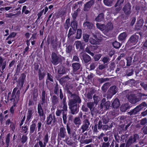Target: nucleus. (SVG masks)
I'll return each instance as SVG.
<instances>
[{
    "instance_id": "f8f14e48",
    "label": "nucleus",
    "mask_w": 147,
    "mask_h": 147,
    "mask_svg": "<svg viewBox=\"0 0 147 147\" xmlns=\"http://www.w3.org/2000/svg\"><path fill=\"white\" fill-rule=\"evenodd\" d=\"M127 36V34L126 32H123L119 35L118 36V39L120 41L124 40H125Z\"/></svg>"
},
{
    "instance_id": "a211bd4d",
    "label": "nucleus",
    "mask_w": 147,
    "mask_h": 147,
    "mask_svg": "<svg viewBox=\"0 0 147 147\" xmlns=\"http://www.w3.org/2000/svg\"><path fill=\"white\" fill-rule=\"evenodd\" d=\"M147 105L145 102H142L141 104L138 106L134 109V111H139L140 109L144 108V107H146Z\"/></svg>"
},
{
    "instance_id": "8fccbe9b",
    "label": "nucleus",
    "mask_w": 147,
    "mask_h": 147,
    "mask_svg": "<svg viewBox=\"0 0 147 147\" xmlns=\"http://www.w3.org/2000/svg\"><path fill=\"white\" fill-rule=\"evenodd\" d=\"M16 14H14L13 13H9V14H6V16L8 18H10L12 16H15Z\"/></svg>"
},
{
    "instance_id": "69168bd1",
    "label": "nucleus",
    "mask_w": 147,
    "mask_h": 147,
    "mask_svg": "<svg viewBox=\"0 0 147 147\" xmlns=\"http://www.w3.org/2000/svg\"><path fill=\"white\" fill-rule=\"evenodd\" d=\"M91 142V141L90 139L86 140L84 141V143L86 144H88Z\"/></svg>"
},
{
    "instance_id": "58836bf2",
    "label": "nucleus",
    "mask_w": 147,
    "mask_h": 147,
    "mask_svg": "<svg viewBox=\"0 0 147 147\" xmlns=\"http://www.w3.org/2000/svg\"><path fill=\"white\" fill-rule=\"evenodd\" d=\"M101 56V55L100 54H98L96 55L94 57L95 60L96 61H98L99 59Z\"/></svg>"
},
{
    "instance_id": "ddd939ff",
    "label": "nucleus",
    "mask_w": 147,
    "mask_h": 147,
    "mask_svg": "<svg viewBox=\"0 0 147 147\" xmlns=\"http://www.w3.org/2000/svg\"><path fill=\"white\" fill-rule=\"evenodd\" d=\"M113 27L112 24L111 22L108 23L106 26H105V33L111 30L113 28Z\"/></svg>"
},
{
    "instance_id": "5fc2aeb1",
    "label": "nucleus",
    "mask_w": 147,
    "mask_h": 147,
    "mask_svg": "<svg viewBox=\"0 0 147 147\" xmlns=\"http://www.w3.org/2000/svg\"><path fill=\"white\" fill-rule=\"evenodd\" d=\"M108 143H104L102 145V147H108L109 146Z\"/></svg>"
},
{
    "instance_id": "2eb2a0df",
    "label": "nucleus",
    "mask_w": 147,
    "mask_h": 147,
    "mask_svg": "<svg viewBox=\"0 0 147 147\" xmlns=\"http://www.w3.org/2000/svg\"><path fill=\"white\" fill-rule=\"evenodd\" d=\"M94 3V1L92 0H91L87 3L85 5L84 10L85 11H87L88 9H89L90 7H91Z\"/></svg>"
},
{
    "instance_id": "a19ab883",
    "label": "nucleus",
    "mask_w": 147,
    "mask_h": 147,
    "mask_svg": "<svg viewBox=\"0 0 147 147\" xmlns=\"http://www.w3.org/2000/svg\"><path fill=\"white\" fill-rule=\"evenodd\" d=\"M39 144L40 147H45L46 144L42 142V141L40 140L38 142Z\"/></svg>"
},
{
    "instance_id": "de8ad7c7",
    "label": "nucleus",
    "mask_w": 147,
    "mask_h": 147,
    "mask_svg": "<svg viewBox=\"0 0 147 147\" xmlns=\"http://www.w3.org/2000/svg\"><path fill=\"white\" fill-rule=\"evenodd\" d=\"M123 1L124 0H118L116 4L115 5V7H116L117 6L123 3Z\"/></svg>"
},
{
    "instance_id": "423d86ee",
    "label": "nucleus",
    "mask_w": 147,
    "mask_h": 147,
    "mask_svg": "<svg viewBox=\"0 0 147 147\" xmlns=\"http://www.w3.org/2000/svg\"><path fill=\"white\" fill-rule=\"evenodd\" d=\"M89 42L92 44L96 45L99 42V40L96 36L92 35L90 37Z\"/></svg>"
},
{
    "instance_id": "cd10ccee",
    "label": "nucleus",
    "mask_w": 147,
    "mask_h": 147,
    "mask_svg": "<svg viewBox=\"0 0 147 147\" xmlns=\"http://www.w3.org/2000/svg\"><path fill=\"white\" fill-rule=\"evenodd\" d=\"M71 25L72 28L76 30L77 28V22L75 21H73L71 23Z\"/></svg>"
},
{
    "instance_id": "393cba45",
    "label": "nucleus",
    "mask_w": 147,
    "mask_h": 147,
    "mask_svg": "<svg viewBox=\"0 0 147 147\" xmlns=\"http://www.w3.org/2000/svg\"><path fill=\"white\" fill-rule=\"evenodd\" d=\"M38 113L40 115L42 116L43 115V111L42 109L41 105L40 104H39L38 105Z\"/></svg>"
},
{
    "instance_id": "9d476101",
    "label": "nucleus",
    "mask_w": 147,
    "mask_h": 147,
    "mask_svg": "<svg viewBox=\"0 0 147 147\" xmlns=\"http://www.w3.org/2000/svg\"><path fill=\"white\" fill-rule=\"evenodd\" d=\"M75 44L76 48L77 49L80 48L81 49H82L84 48L85 46V45L84 43H82L79 41H76L75 42Z\"/></svg>"
},
{
    "instance_id": "e433bc0d",
    "label": "nucleus",
    "mask_w": 147,
    "mask_h": 147,
    "mask_svg": "<svg viewBox=\"0 0 147 147\" xmlns=\"http://www.w3.org/2000/svg\"><path fill=\"white\" fill-rule=\"evenodd\" d=\"M63 118L64 123H65L67 121L66 113V112H63Z\"/></svg>"
},
{
    "instance_id": "c756f323",
    "label": "nucleus",
    "mask_w": 147,
    "mask_h": 147,
    "mask_svg": "<svg viewBox=\"0 0 147 147\" xmlns=\"http://www.w3.org/2000/svg\"><path fill=\"white\" fill-rule=\"evenodd\" d=\"M84 26H87L89 29H91L93 26V25L89 22H86L84 23Z\"/></svg>"
},
{
    "instance_id": "680f3d73",
    "label": "nucleus",
    "mask_w": 147,
    "mask_h": 147,
    "mask_svg": "<svg viewBox=\"0 0 147 147\" xmlns=\"http://www.w3.org/2000/svg\"><path fill=\"white\" fill-rule=\"evenodd\" d=\"M15 106V105L14 104L11 107L10 109L11 112L12 113H13L14 111V109H13V107Z\"/></svg>"
},
{
    "instance_id": "4be33fe9",
    "label": "nucleus",
    "mask_w": 147,
    "mask_h": 147,
    "mask_svg": "<svg viewBox=\"0 0 147 147\" xmlns=\"http://www.w3.org/2000/svg\"><path fill=\"white\" fill-rule=\"evenodd\" d=\"M113 1V0H103L104 4L107 6H111Z\"/></svg>"
},
{
    "instance_id": "4c0bfd02",
    "label": "nucleus",
    "mask_w": 147,
    "mask_h": 147,
    "mask_svg": "<svg viewBox=\"0 0 147 147\" xmlns=\"http://www.w3.org/2000/svg\"><path fill=\"white\" fill-rule=\"evenodd\" d=\"M9 135L8 134L7 135L5 140V142L7 146L9 145Z\"/></svg>"
},
{
    "instance_id": "f257e3e1",
    "label": "nucleus",
    "mask_w": 147,
    "mask_h": 147,
    "mask_svg": "<svg viewBox=\"0 0 147 147\" xmlns=\"http://www.w3.org/2000/svg\"><path fill=\"white\" fill-rule=\"evenodd\" d=\"M76 102V101L75 100H71L69 104L71 113L73 114L78 112L77 106L75 104Z\"/></svg>"
},
{
    "instance_id": "ea45409f",
    "label": "nucleus",
    "mask_w": 147,
    "mask_h": 147,
    "mask_svg": "<svg viewBox=\"0 0 147 147\" xmlns=\"http://www.w3.org/2000/svg\"><path fill=\"white\" fill-rule=\"evenodd\" d=\"M147 123V119L146 118L142 119L140 122V123L142 125H144Z\"/></svg>"
},
{
    "instance_id": "72a5a7b5",
    "label": "nucleus",
    "mask_w": 147,
    "mask_h": 147,
    "mask_svg": "<svg viewBox=\"0 0 147 147\" xmlns=\"http://www.w3.org/2000/svg\"><path fill=\"white\" fill-rule=\"evenodd\" d=\"M139 136L137 134H135L134 135L133 140L132 138H130L131 141H132V142H135L136 140L138 139Z\"/></svg>"
},
{
    "instance_id": "bf43d9fd",
    "label": "nucleus",
    "mask_w": 147,
    "mask_h": 147,
    "mask_svg": "<svg viewBox=\"0 0 147 147\" xmlns=\"http://www.w3.org/2000/svg\"><path fill=\"white\" fill-rule=\"evenodd\" d=\"M73 60L74 61H78L79 60L78 58L76 56L74 57Z\"/></svg>"
},
{
    "instance_id": "2f4dec72",
    "label": "nucleus",
    "mask_w": 147,
    "mask_h": 147,
    "mask_svg": "<svg viewBox=\"0 0 147 147\" xmlns=\"http://www.w3.org/2000/svg\"><path fill=\"white\" fill-rule=\"evenodd\" d=\"M58 73L59 74H64L65 72V69L63 67H61L58 70Z\"/></svg>"
},
{
    "instance_id": "a18cd8bd",
    "label": "nucleus",
    "mask_w": 147,
    "mask_h": 147,
    "mask_svg": "<svg viewBox=\"0 0 147 147\" xmlns=\"http://www.w3.org/2000/svg\"><path fill=\"white\" fill-rule=\"evenodd\" d=\"M132 143H133L132 141H131L130 139H129L128 140L126 144L125 147H129V145Z\"/></svg>"
},
{
    "instance_id": "3c124183",
    "label": "nucleus",
    "mask_w": 147,
    "mask_h": 147,
    "mask_svg": "<svg viewBox=\"0 0 147 147\" xmlns=\"http://www.w3.org/2000/svg\"><path fill=\"white\" fill-rule=\"evenodd\" d=\"M105 105L106 106V108L107 109H108L110 106V103L109 101H107L105 103Z\"/></svg>"
},
{
    "instance_id": "4d7b16f0",
    "label": "nucleus",
    "mask_w": 147,
    "mask_h": 147,
    "mask_svg": "<svg viewBox=\"0 0 147 147\" xmlns=\"http://www.w3.org/2000/svg\"><path fill=\"white\" fill-rule=\"evenodd\" d=\"M42 123L41 122H39L38 123V131H39L40 130V128L41 126Z\"/></svg>"
},
{
    "instance_id": "f704fd0d",
    "label": "nucleus",
    "mask_w": 147,
    "mask_h": 147,
    "mask_svg": "<svg viewBox=\"0 0 147 147\" xmlns=\"http://www.w3.org/2000/svg\"><path fill=\"white\" fill-rule=\"evenodd\" d=\"M36 124L35 123L32 124L30 126V132L31 133H33L34 131L35 127H36Z\"/></svg>"
},
{
    "instance_id": "7ed1b4c3",
    "label": "nucleus",
    "mask_w": 147,
    "mask_h": 147,
    "mask_svg": "<svg viewBox=\"0 0 147 147\" xmlns=\"http://www.w3.org/2000/svg\"><path fill=\"white\" fill-rule=\"evenodd\" d=\"M97 48L96 46H92L91 45H88L86 48L85 51L92 56H93L94 54L91 51H93Z\"/></svg>"
},
{
    "instance_id": "5701e85b",
    "label": "nucleus",
    "mask_w": 147,
    "mask_h": 147,
    "mask_svg": "<svg viewBox=\"0 0 147 147\" xmlns=\"http://www.w3.org/2000/svg\"><path fill=\"white\" fill-rule=\"evenodd\" d=\"M72 65L74 71H75L79 69L80 66V64L78 63H74L72 64Z\"/></svg>"
},
{
    "instance_id": "09e8293b",
    "label": "nucleus",
    "mask_w": 147,
    "mask_h": 147,
    "mask_svg": "<svg viewBox=\"0 0 147 147\" xmlns=\"http://www.w3.org/2000/svg\"><path fill=\"white\" fill-rule=\"evenodd\" d=\"M141 85L143 87L145 90H147V84H144V83H142L141 84Z\"/></svg>"
},
{
    "instance_id": "e2e57ef3",
    "label": "nucleus",
    "mask_w": 147,
    "mask_h": 147,
    "mask_svg": "<svg viewBox=\"0 0 147 147\" xmlns=\"http://www.w3.org/2000/svg\"><path fill=\"white\" fill-rule=\"evenodd\" d=\"M44 75L43 74H40L39 75V79L40 80H42L44 77Z\"/></svg>"
},
{
    "instance_id": "dca6fc26",
    "label": "nucleus",
    "mask_w": 147,
    "mask_h": 147,
    "mask_svg": "<svg viewBox=\"0 0 147 147\" xmlns=\"http://www.w3.org/2000/svg\"><path fill=\"white\" fill-rule=\"evenodd\" d=\"M96 25L97 28L100 30L103 31V32L106 35V33H105V26L104 24H100L98 23L96 24Z\"/></svg>"
},
{
    "instance_id": "49530a36",
    "label": "nucleus",
    "mask_w": 147,
    "mask_h": 147,
    "mask_svg": "<svg viewBox=\"0 0 147 147\" xmlns=\"http://www.w3.org/2000/svg\"><path fill=\"white\" fill-rule=\"evenodd\" d=\"M72 48V47L71 46H69L66 49V51L67 52L69 53L71 51Z\"/></svg>"
},
{
    "instance_id": "c9c22d12",
    "label": "nucleus",
    "mask_w": 147,
    "mask_h": 147,
    "mask_svg": "<svg viewBox=\"0 0 147 147\" xmlns=\"http://www.w3.org/2000/svg\"><path fill=\"white\" fill-rule=\"evenodd\" d=\"M74 123L76 124H80L81 123V120L79 118H76L74 121Z\"/></svg>"
},
{
    "instance_id": "6ab92c4d",
    "label": "nucleus",
    "mask_w": 147,
    "mask_h": 147,
    "mask_svg": "<svg viewBox=\"0 0 147 147\" xmlns=\"http://www.w3.org/2000/svg\"><path fill=\"white\" fill-rule=\"evenodd\" d=\"M104 15L102 13H101L98 16L95 18V20L97 22H100L104 19Z\"/></svg>"
},
{
    "instance_id": "864d4df0",
    "label": "nucleus",
    "mask_w": 147,
    "mask_h": 147,
    "mask_svg": "<svg viewBox=\"0 0 147 147\" xmlns=\"http://www.w3.org/2000/svg\"><path fill=\"white\" fill-rule=\"evenodd\" d=\"M105 65H101L99 66V68L100 69H102L105 68Z\"/></svg>"
},
{
    "instance_id": "4468645a",
    "label": "nucleus",
    "mask_w": 147,
    "mask_h": 147,
    "mask_svg": "<svg viewBox=\"0 0 147 147\" xmlns=\"http://www.w3.org/2000/svg\"><path fill=\"white\" fill-rule=\"evenodd\" d=\"M34 112V111L32 109H28L26 116V119L27 120L29 121L30 119Z\"/></svg>"
},
{
    "instance_id": "79ce46f5",
    "label": "nucleus",
    "mask_w": 147,
    "mask_h": 147,
    "mask_svg": "<svg viewBox=\"0 0 147 147\" xmlns=\"http://www.w3.org/2000/svg\"><path fill=\"white\" fill-rule=\"evenodd\" d=\"M94 104L93 102H89L87 103V106L90 109H91L93 106Z\"/></svg>"
},
{
    "instance_id": "a878e982",
    "label": "nucleus",
    "mask_w": 147,
    "mask_h": 147,
    "mask_svg": "<svg viewBox=\"0 0 147 147\" xmlns=\"http://www.w3.org/2000/svg\"><path fill=\"white\" fill-rule=\"evenodd\" d=\"M49 138V136L48 134H46L44 136L43 139V142L46 144L48 142V140Z\"/></svg>"
},
{
    "instance_id": "37998d69",
    "label": "nucleus",
    "mask_w": 147,
    "mask_h": 147,
    "mask_svg": "<svg viewBox=\"0 0 147 147\" xmlns=\"http://www.w3.org/2000/svg\"><path fill=\"white\" fill-rule=\"evenodd\" d=\"M102 61L104 63H107L109 61V58L107 57H105L103 59Z\"/></svg>"
},
{
    "instance_id": "412c9836",
    "label": "nucleus",
    "mask_w": 147,
    "mask_h": 147,
    "mask_svg": "<svg viewBox=\"0 0 147 147\" xmlns=\"http://www.w3.org/2000/svg\"><path fill=\"white\" fill-rule=\"evenodd\" d=\"M131 6L129 4H127L123 8L124 11L125 13H129Z\"/></svg>"
},
{
    "instance_id": "bb28decb",
    "label": "nucleus",
    "mask_w": 147,
    "mask_h": 147,
    "mask_svg": "<svg viewBox=\"0 0 147 147\" xmlns=\"http://www.w3.org/2000/svg\"><path fill=\"white\" fill-rule=\"evenodd\" d=\"M75 30H76L73 28H70L67 35L68 37H69L71 35L74 34Z\"/></svg>"
},
{
    "instance_id": "0eeeda50",
    "label": "nucleus",
    "mask_w": 147,
    "mask_h": 147,
    "mask_svg": "<svg viewBox=\"0 0 147 147\" xmlns=\"http://www.w3.org/2000/svg\"><path fill=\"white\" fill-rule=\"evenodd\" d=\"M16 33L12 32L8 36L6 39V40H8L7 42L8 44H11L12 42H13L14 40L13 38L16 36Z\"/></svg>"
},
{
    "instance_id": "b1692460",
    "label": "nucleus",
    "mask_w": 147,
    "mask_h": 147,
    "mask_svg": "<svg viewBox=\"0 0 147 147\" xmlns=\"http://www.w3.org/2000/svg\"><path fill=\"white\" fill-rule=\"evenodd\" d=\"M82 34V30L81 29H78L77 31L76 35V38L77 39H79L81 37Z\"/></svg>"
},
{
    "instance_id": "6e6552de",
    "label": "nucleus",
    "mask_w": 147,
    "mask_h": 147,
    "mask_svg": "<svg viewBox=\"0 0 147 147\" xmlns=\"http://www.w3.org/2000/svg\"><path fill=\"white\" fill-rule=\"evenodd\" d=\"M81 57H82V59L85 62L87 63L89 62L91 59L90 57L86 53H81L80 55Z\"/></svg>"
},
{
    "instance_id": "052dcab7",
    "label": "nucleus",
    "mask_w": 147,
    "mask_h": 147,
    "mask_svg": "<svg viewBox=\"0 0 147 147\" xmlns=\"http://www.w3.org/2000/svg\"><path fill=\"white\" fill-rule=\"evenodd\" d=\"M143 132L145 134H147V126L144 127Z\"/></svg>"
},
{
    "instance_id": "c03bdc74",
    "label": "nucleus",
    "mask_w": 147,
    "mask_h": 147,
    "mask_svg": "<svg viewBox=\"0 0 147 147\" xmlns=\"http://www.w3.org/2000/svg\"><path fill=\"white\" fill-rule=\"evenodd\" d=\"M22 129V131L24 133H26L28 129V127L26 126H23Z\"/></svg>"
},
{
    "instance_id": "13d9d810",
    "label": "nucleus",
    "mask_w": 147,
    "mask_h": 147,
    "mask_svg": "<svg viewBox=\"0 0 147 147\" xmlns=\"http://www.w3.org/2000/svg\"><path fill=\"white\" fill-rule=\"evenodd\" d=\"M95 64L94 63L91 64L90 66V68L91 69H94L95 68Z\"/></svg>"
},
{
    "instance_id": "338daca9",
    "label": "nucleus",
    "mask_w": 147,
    "mask_h": 147,
    "mask_svg": "<svg viewBox=\"0 0 147 147\" xmlns=\"http://www.w3.org/2000/svg\"><path fill=\"white\" fill-rule=\"evenodd\" d=\"M136 18H134L132 19L131 22V24L132 25H133L134 24L136 21Z\"/></svg>"
},
{
    "instance_id": "f03ea898",
    "label": "nucleus",
    "mask_w": 147,
    "mask_h": 147,
    "mask_svg": "<svg viewBox=\"0 0 147 147\" xmlns=\"http://www.w3.org/2000/svg\"><path fill=\"white\" fill-rule=\"evenodd\" d=\"M117 92V88L115 86L111 87L107 92V97L110 98Z\"/></svg>"
},
{
    "instance_id": "473e14b6",
    "label": "nucleus",
    "mask_w": 147,
    "mask_h": 147,
    "mask_svg": "<svg viewBox=\"0 0 147 147\" xmlns=\"http://www.w3.org/2000/svg\"><path fill=\"white\" fill-rule=\"evenodd\" d=\"M53 120V118L52 116L50 115L47 118V123L48 124H50L51 123Z\"/></svg>"
},
{
    "instance_id": "7c9ffc66",
    "label": "nucleus",
    "mask_w": 147,
    "mask_h": 147,
    "mask_svg": "<svg viewBox=\"0 0 147 147\" xmlns=\"http://www.w3.org/2000/svg\"><path fill=\"white\" fill-rule=\"evenodd\" d=\"M83 37L84 40L85 42H87L88 41V39L89 38V36L86 34H83Z\"/></svg>"
},
{
    "instance_id": "9b49d317",
    "label": "nucleus",
    "mask_w": 147,
    "mask_h": 147,
    "mask_svg": "<svg viewBox=\"0 0 147 147\" xmlns=\"http://www.w3.org/2000/svg\"><path fill=\"white\" fill-rule=\"evenodd\" d=\"M6 64V61H4V59L0 56V67H1L2 71L5 68Z\"/></svg>"
},
{
    "instance_id": "0e129e2a",
    "label": "nucleus",
    "mask_w": 147,
    "mask_h": 147,
    "mask_svg": "<svg viewBox=\"0 0 147 147\" xmlns=\"http://www.w3.org/2000/svg\"><path fill=\"white\" fill-rule=\"evenodd\" d=\"M63 110L64 111V112H65L67 110V106L66 105H64V106L63 107Z\"/></svg>"
},
{
    "instance_id": "6e6d98bb",
    "label": "nucleus",
    "mask_w": 147,
    "mask_h": 147,
    "mask_svg": "<svg viewBox=\"0 0 147 147\" xmlns=\"http://www.w3.org/2000/svg\"><path fill=\"white\" fill-rule=\"evenodd\" d=\"M47 76H48V79L49 80H50V81H52V82L53 81V79L52 78V76H51L50 75V74L49 73L47 74Z\"/></svg>"
},
{
    "instance_id": "aec40b11",
    "label": "nucleus",
    "mask_w": 147,
    "mask_h": 147,
    "mask_svg": "<svg viewBox=\"0 0 147 147\" xmlns=\"http://www.w3.org/2000/svg\"><path fill=\"white\" fill-rule=\"evenodd\" d=\"M90 125L89 121L87 120L84 121V124L82 126V128L83 130H86L88 127Z\"/></svg>"
},
{
    "instance_id": "1a4fd4ad",
    "label": "nucleus",
    "mask_w": 147,
    "mask_h": 147,
    "mask_svg": "<svg viewBox=\"0 0 147 147\" xmlns=\"http://www.w3.org/2000/svg\"><path fill=\"white\" fill-rule=\"evenodd\" d=\"M52 58V63L54 65L57 64L58 62V57L57 56L56 54L55 53H53L51 55Z\"/></svg>"
},
{
    "instance_id": "c85d7f7f",
    "label": "nucleus",
    "mask_w": 147,
    "mask_h": 147,
    "mask_svg": "<svg viewBox=\"0 0 147 147\" xmlns=\"http://www.w3.org/2000/svg\"><path fill=\"white\" fill-rule=\"evenodd\" d=\"M113 45L114 48H118L120 46V43L117 41H115L113 43Z\"/></svg>"
},
{
    "instance_id": "20e7f679",
    "label": "nucleus",
    "mask_w": 147,
    "mask_h": 147,
    "mask_svg": "<svg viewBox=\"0 0 147 147\" xmlns=\"http://www.w3.org/2000/svg\"><path fill=\"white\" fill-rule=\"evenodd\" d=\"M128 100L132 104H135L140 100V98H136L135 95H130L128 97Z\"/></svg>"
},
{
    "instance_id": "774afa93",
    "label": "nucleus",
    "mask_w": 147,
    "mask_h": 147,
    "mask_svg": "<svg viewBox=\"0 0 147 147\" xmlns=\"http://www.w3.org/2000/svg\"><path fill=\"white\" fill-rule=\"evenodd\" d=\"M15 63V61L13 60L12 61H11V63L9 64V67H11V66H12Z\"/></svg>"
},
{
    "instance_id": "39448f33",
    "label": "nucleus",
    "mask_w": 147,
    "mask_h": 147,
    "mask_svg": "<svg viewBox=\"0 0 147 147\" xmlns=\"http://www.w3.org/2000/svg\"><path fill=\"white\" fill-rule=\"evenodd\" d=\"M138 39V37L136 36H132L128 41V43L131 45H134L136 43Z\"/></svg>"
},
{
    "instance_id": "f3484780",
    "label": "nucleus",
    "mask_w": 147,
    "mask_h": 147,
    "mask_svg": "<svg viewBox=\"0 0 147 147\" xmlns=\"http://www.w3.org/2000/svg\"><path fill=\"white\" fill-rule=\"evenodd\" d=\"M112 105L114 108H117L120 105L119 100L118 99H115L112 103Z\"/></svg>"
},
{
    "instance_id": "603ef678",
    "label": "nucleus",
    "mask_w": 147,
    "mask_h": 147,
    "mask_svg": "<svg viewBox=\"0 0 147 147\" xmlns=\"http://www.w3.org/2000/svg\"><path fill=\"white\" fill-rule=\"evenodd\" d=\"M27 140V138L25 136H23L22 138V142L24 143Z\"/></svg>"
}]
</instances>
